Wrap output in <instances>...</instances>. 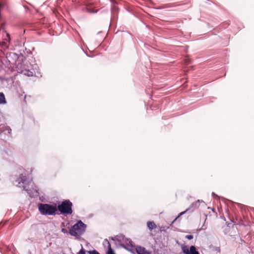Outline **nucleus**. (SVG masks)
Segmentation results:
<instances>
[{
	"mask_svg": "<svg viewBox=\"0 0 254 254\" xmlns=\"http://www.w3.org/2000/svg\"><path fill=\"white\" fill-rule=\"evenodd\" d=\"M86 225L81 220L78 221L69 230V234L79 238L85 231Z\"/></svg>",
	"mask_w": 254,
	"mask_h": 254,
	"instance_id": "f257e3e1",
	"label": "nucleus"
},
{
	"mask_svg": "<svg viewBox=\"0 0 254 254\" xmlns=\"http://www.w3.org/2000/svg\"><path fill=\"white\" fill-rule=\"evenodd\" d=\"M38 210L42 215H54L58 211L56 206L47 203H39Z\"/></svg>",
	"mask_w": 254,
	"mask_h": 254,
	"instance_id": "f03ea898",
	"label": "nucleus"
},
{
	"mask_svg": "<svg viewBox=\"0 0 254 254\" xmlns=\"http://www.w3.org/2000/svg\"><path fill=\"white\" fill-rule=\"evenodd\" d=\"M72 207V202L68 199H65L58 205L57 209L61 214L71 215L73 212Z\"/></svg>",
	"mask_w": 254,
	"mask_h": 254,
	"instance_id": "7ed1b4c3",
	"label": "nucleus"
},
{
	"mask_svg": "<svg viewBox=\"0 0 254 254\" xmlns=\"http://www.w3.org/2000/svg\"><path fill=\"white\" fill-rule=\"evenodd\" d=\"M120 238V239H119L117 237H110V239L113 241H122L123 244H121V246L126 250H128L129 248H133L134 246L131 240L127 238L124 236H121Z\"/></svg>",
	"mask_w": 254,
	"mask_h": 254,
	"instance_id": "20e7f679",
	"label": "nucleus"
},
{
	"mask_svg": "<svg viewBox=\"0 0 254 254\" xmlns=\"http://www.w3.org/2000/svg\"><path fill=\"white\" fill-rule=\"evenodd\" d=\"M16 182L19 184L22 183L23 184L22 186L23 190H25L28 193H30L31 190L29 189L27 186L32 185L33 183L31 181H28L25 176H23L22 174L20 175L19 177L16 180Z\"/></svg>",
	"mask_w": 254,
	"mask_h": 254,
	"instance_id": "39448f33",
	"label": "nucleus"
},
{
	"mask_svg": "<svg viewBox=\"0 0 254 254\" xmlns=\"http://www.w3.org/2000/svg\"><path fill=\"white\" fill-rule=\"evenodd\" d=\"M200 202H204V201L198 199L196 201L193 202L188 208V209H189V211L192 212L196 209L198 208L200 206Z\"/></svg>",
	"mask_w": 254,
	"mask_h": 254,
	"instance_id": "423d86ee",
	"label": "nucleus"
},
{
	"mask_svg": "<svg viewBox=\"0 0 254 254\" xmlns=\"http://www.w3.org/2000/svg\"><path fill=\"white\" fill-rule=\"evenodd\" d=\"M183 252L185 254H199L194 246L190 247V252L188 249H183Z\"/></svg>",
	"mask_w": 254,
	"mask_h": 254,
	"instance_id": "0eeeda50",
	"label": "nucleus"
},
{
	"mask_svg": "<svg viewBox=\"0 0 254 254\" xmlns=\"http://www.w3.org/2000/svg\"><path fill=\"white\" fill-rule=\"evenodd\" d=\"M137 254H151V253L147 251L144 247H138L136 249Z\"/></svg>",
	"mask_w": 254,
	"mask_h": 254,
	"instance_id": "6e6552de",
	"label": "nucleus"
},
{
	"mask_svg": "<svg viewBox=\"0 0 254 254\" xmlns=\"http://www.w3.org/2000/svg\"><path fill=\"white\" fill-rule=\"evenodd\" d=\"M105 243L107 244V247L108 248V252H107V254H114V251L112 249L111 246V244H110V242H109V241L107 239H105V240L104 245H105Z\"/></svg>",
	"mask_w": 254,
	"mask_h": 254,
	"instance_id": "1a4fd4ad",
	"label": "nucleus"
},
{
	"mask_svg": "<svg viewBox=\"0 0 254 254\" xmlns=\"http://www.w3.org/2000/svg\"><path fill=\"white\" fill-rule=\"evenodd\" d=\"M147 227L149 230H152L153 229L155 228L156 226L153 221H148L147 222Z\"/></svg>",
	"mask_w": 254,
	"mask_h": 254,
	"instance_id": "9d476101",
	"label": "nucleus"
},
{
	"mask_svg": "<svg viewBox=\"0 0 254 254\" xmlns=\"http://www.w3.org/2000/svg\"><path fill=\"white\" fill-rule=\"evenodd\" d=\"M6 103L4 95L3 93L0 92V104H5Z\"/></svg>",
	"mask_w": 254,
	"mask_h": 254,
	"instance_id": "9b49d317",
	"label": "nucleus"
},
{
	"mask_svg": "<svg viewBox=\"0 0 254 254\" xmlns=\"http://www.w3.org/2000/svg\"><path fill=\"white\" fill-rule=\"evenodd\" d=\"M0 127L3 129V131H7L8 133H11V129L9 127L6 126L4 125H1L0 126Z\"/></svg>",
	"mask_w": 254,
	"mask_h": 254,
	"instance_id": "f8f14e48",
	"label": "nucleus"
},
{
	"mask_svg": "<svg viewBox=\"0 0 254 254\" xmlns=\"http://www.w3.org/2000/svg\"><path fill=\"white\" fill-rule=\"evenodd\" d=\"M22 73L28 76H32L33 75V72L29 70H25L22 71Z\"/></svg>",
	"mask_w": 254,
	"mask_h": 254,
	"instance_id": "ddd939ff",
	"label": "nucleus"
},
{
	"mask_svg": "<svg viewBox=\"0 0 254 254\" xmlns=\"http://www.w3.org/2000/svg\"><path fill=\"white\" fill-rule=\"evenodd\" d=\"M88 253L89 254H100L96 250L89 251Z\"/></svg>",
	"mask_w": 254,
	"mask_h": 254,
	"instance_id": "4468645a",
	"label": "nucleus"
},
{
	"mask_svg": "<svg viewBox=\"0 0 254 254\" xmlns=\"http://www.w3.org/2000/svg\"><path fill=\"white\" fill-rule=\"evenodd\" d=\"M77 254H85V252L83 249V248H81V249L79 251V252Z\"/></svg>",
	"mask_w": 254,
	"mask_h": 254,
	"instance_id": "2eb2a0df",
	"label": "nucleus"
},
{
	"mask_svg": "<svg viewBox=\"0 0 254 254\" xmlns=\"http://www.w3.org/2000/svg\"><path fill=\"white\" fill-rule=\"evenodd\" d=\"M186 238L189 239V240H191L193 239V236L191 235H188L186 236Z\"/></svg>",
	"mask_w": 254,
	"mask_h": 254,
	"instance_id": "dca6fc26",
	"label": "nucleus"
},
{
	"mask_svg": "<svg viewBox=\"0 0 254 254\" xmlns=\"http://www.w3.org/2000/svg\"><path fill=\"white\" fill-rule=\"evenodd\" d=\"M188 211H189V209H188L187 208L185 211H183V212H181V213L179 214V215L178 217H180V216H181V215H183V214H185V213H186L187 212H188Z\"/></svg>",
	"mask_w": 254,
	"mask_h": 254,
	"instance_id": "f3484780",
	"label": "nucleus"
},
{
	"mask_svg": "<svg viewBox=\"0 0 254 254\" xmlns=\"http://www.w3.org/2000/svg\"><path fill=\"white\" fill-rule=\"evenodd\" d=\"M88 11L90 13H96L97 12V10H93L92 9H91L90 8H87Z\"/></svg>",
	"mask_w": 254,
	"mask_h": 254,
	"instance_id": "a211bd4d",
	"label": "nucleus"
},
{
	"mask_svg": "<svg viewBox=\"0 0 254 254\" xmlns=\"http://www.w3.org/2000/svg\"><path fill=\"white\" fill-rule=\"evenodd\" d=\"M61 231H62V232L63 233H64V234H66V233H67V230H66L65 228H63L62 229Z\"/></svg>",
	"mask_w": 254,
	"mask_h": 254,
	"instance_id": "6ab92c4d",
	"label": "nucleus"
},
{
	"mask_svg": "<svg viewBox=\"0 0 254 254\" xmlns=\"http://www.w3.org/2000/svg\"><path fill=\"white\" fill-rule=\"evenodd\" d=\"M2 7L1 5L0 4V8Z\"/></svg>",
	"mask_w": 254,
	"mask_h": 254,
	"instance_id": "aec40b11",
	"label": "nucleus"
}]
</instances>
